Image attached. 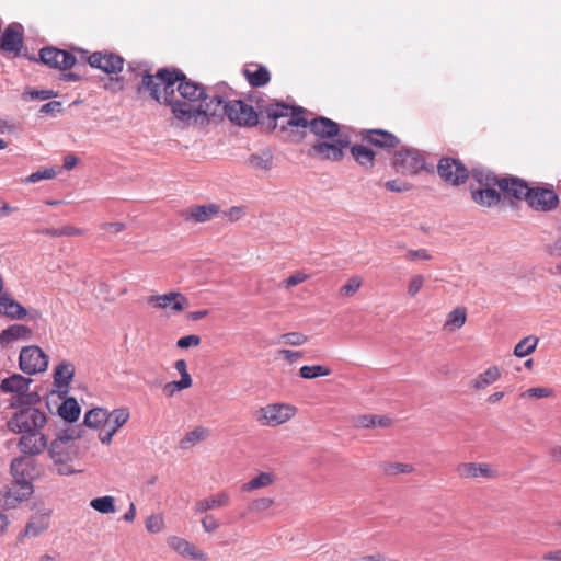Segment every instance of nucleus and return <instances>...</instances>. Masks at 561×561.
I'll return each mask as SVG.
<instances>
[{"mask_svg":"<svg viewBox=\"0 0 561 561\" xmlns=\"http://www.w3.org/2000/svg\"><path fill=\"white\" fill-rule=\"evenodd\" d=\"M306 113L305 107L290 105L287 121L279 125L280 131L286 134V140L301 142L308 128L316 137L314 144L308 149L309 157L331 162L342 161L345 149L350 147V137L341 133V126L335 121L325 116L308 119Z\"/></svg>","mask_w":561,"mask_h":561,"instance_id":"1","label":"nucleus"},{"mask_svg":"<svg viewBox=\"0 0 561 561\" xmlns=\"http://www.w3.org/2000/svg\"><path fill=\"white\" fill-rule=\"evenodd\" d=\"M128 69L135 71L136 76L141 78L140 85L137 89L138 93L141 90L148 91L152 100L169 106L172 115L179 122L184 124L190 115L201 113L198 110H191L187 102H182V100L175 98V85L179 87V82L186 80V75L181 69L163 67L158 69L156 75H151L148 68L136 70L131 67V64L128 65Z\"/></svg>","mask_w":561,"mask_h":561,"instance_id":"2","label":"nucleus"},{"mask_svg":"<svg viewBox=\"0 0 561 561\" xmlns=\"http://www.w3.org/2000/svg\"><path fill=\"white\" fill-rule=\"evenodd\" d=\"M290 105L284 102L268 103L257 113L254 107L245 101L238 99L228 103L226 117L240 127H259L263 134L273 133L278 126L280 118L288 117Z\"/></svg>","mask_w":561,"mask_h":561,"instance_id":"3","label":"nucleus"},{"mask_svg":"<svg viewBox=\"0 0 561 561\" xmlns=\"http://www.w3.org/2000/svg\"><path fill=\"white\" fill-rule=\"evenodd\" d=\"M84 432L82 425H68L58 432L56 438L49 445L47 444L48 456L58 466L57 472L59 474L67 476L75 472L73 469H70L68 462L78 457L75 440L81 438Z\"/></svg>","mask_w":561,"mask_h":561,"instance_id":"4","label":"nucleus"},{"mask_svg":"<svg viewBox=\"0 0 561 561\" xmlns=\"http://www.w3.org/2000/svg\"><path fill=\"white\" fill-rule=\"evenodd\" d=\"M391 167L397 173L415 176L421 172L434 174L435 167L427 163L425 154L412 147H401L393 152Z\"/></svg>","mask_w":561,"mask_h":561,"instance_id":"5","label":"nucleus"},{"mask_svg":"<svg viewBox=\"0 0 561 561\" xmlns=\"http://www.w3.org/2000/svg\"><path fill=\"white\" fill-rule=\"evenodd\" d=\"M231 101L232 100H226L218 94H210L207 91L205 100H202L198 105L190 104L191 110H198L201 113H193L190 115L184 125L188 126L192 123H201L202 125L208 124L210 122V117L224 119L226 117L228 103Z\"/></svg>","mask_w":561,"mask_h":561,"instance_id":"6","label":"nucleus"},{"mask_svg":"<svg viewBox=\"0 0 561 561\" xmlns=\"http://www.w3.org/2000/svg\"><path fill=\"white\" fill-rule=\"evenodd\" d=\"M24 58L60 71H67L77 64V58L71 51L54 46H45L41 48L37 56L33 54H24Z\"/></svg>","mask_w":561,"mask_h":561,"instance_id":"7","label":"nucleus"},{"mask_svg":"<svg viewBox=\"0 0 561 561\" xmlns=\"http://www.w3.org/2000/svg\"><path fill=\"white\" fill-rule=\"evenodd\" d=\"M47 423L46 414L35 407L16 411L8 421V428L13 433L41 431Z\"/></svg>","mask_w":561,"mask_h":561,"instance_id":"8","label":"nucleus"},{"mask_svg":"<svg viewBox=\"0 0 561 561\" xmlns=\"http://www.w3.org/2000/svg\"><path fill=\"white\" fill-rule=\"evenodd\" d=\"M24 27L19 22L9 24L0 33V53L10 58L24 57Z\"/></svg>","mask_w":561,"mask_h":561,"instance_id":"9","label":"nucleus"},{"mask_svg":"<svg viewBox=\"0 0 561 561\" xmlns=\"http://www.w3.org/2000/svg\"><path fill=\"white\" fill-rule=\"evenodd\" d=\"M435 172L442 181L453 186H460L469 179V169L460 159L453 157H442Z\"/></svg>","mask_w":561,"mask_h":561,"instance_id":"10","label":"nucleus"},{"mask_svg":"<svg viewBox=\"0 0 561 561\" xmlns=\"http://www.w3.org/2000/svg\"><path fill=\"white\" fill-rule=\"evenodd\" d=\"M34 492L32 482H11L0 489V508L13 510L28 500Z\"/></svg>","mask_w":561,"mask_h":561,"instance_id":"11","label":"nucleus"},{"mask_svg":"<svg viewBox=\"0 0 561 561\" xmlns=\"http://www.w3.org/2000/svg\"><path fill=\"white\" fill-rule=\"evenodd\" d=\"M48 356L37 345L22 347L19 356V367L26 375H35L47 369Z\"/></svg>","mask_w":561,"mask_h":561,"instance_id":"12","label":"nucleus"},{"mask_svg":"<svg viewBox=\"0 0 561 561\" xmlns=\"http://www.w3.org/2000/svg\"><path fill=\"white\" fill-rule=\"evenodd\" d=\"M559 196L551 186H530L527 196V205L536 211L548 213L559 205Z\"/></svg>","mask_w":561,"mask_h":561,"instance_id":"13","label":"nucleus"},{"mask_svg":"<svg viewBox=\"0 0 561 561\" xmlns=\"http://www.w3.org/2000/svg\"><path fill=\"white\" fill-rule=\"evenodd\" d=\"M87 62L106 75H117L123 70L125 59L113 51H94L87 56Z\"/></svg>","mask_w":561,"mask_h":561,"instance_id":"14","label":"nucleus"},{"mask_svg":"<svg viewBox=\"0 0 561 561\" xmlns=\"http://www.w3.org/2000/svg\"><path fill=\"white\" fill-rule=\"evenodd\" d=\"M259 413L257 420L263 425L277 426L290 420L296 414V408L284 403L267 404Z\"/></svg>","mask_w":561,"mask_h":561,"instance_id":"15","label":"nucleus"},{"mask_svg":"<svg viewBox=\"0 0 561 561\" xmlns=\"http://www.w3.org/2000/svg\"><path fill=\"white\" fill-rule=\"evenodd\" d=\"M360 139L363 142L387 151L400 145V139L394 134L381 128L363 129Z\"/></svg>","mask_w":561,"mask_h":561,"instance_id":"16","label":"nucleus"},{"mask_svg":"<svg viewBox=\"0 0 561 561\" xmlns=\"http://www.w3.org/2000/svg\"><path fill=\"white\" fill-rule=\"evenodd\" d=\"M18 447L23 455L37 456L47 447V437L41 431L20 432Z\"/></svg>","mask_w":561,"mask_h":561,"instance_id":"17","label":"nucleus"},{"mask_svg":"<svg viewBox=\"0 0 561 561\" xmlns=\"http://www.w3.org/2000/svg\"><path fill=\"white\" fill-rule=\"evenodd\" d=\"M529 184L526 180L516 175H505L501 178L500 191L507 197L516 201H527Z\"/></svg>","mask_w":561,"mask_h":561,"instance_id":"18","label":"nucleus"},{"mask_svg":"<svg viewBox=\"0 0 561 561\" xmlns=\"http://www.w3.org/2000/svg\"><path fill=\"white\" fill-rule=\"evenodd\" d=\"M149 304H153L159 309L170 307L173 312H181L188 306V299L179 291H170L163 295H152L148 298Z\"/></svg>","mask_w":561,"mask_h":561,"instance_id":"19","label":"nucleus"},{"mask_svg":"<svg viewBox=\"0 0 561 561\" xmlns=\"http://www.w3.org/2000/svg\"><path fill=\"white\" fill-rule=\"evenodd\" d=\"M75 365L68 360H62L55 367L54 386L59 398L67 396L69 392V385L75 377Z\"/></svg>","mask_w":561,"mask_h":561,"instance_id":"20","label":"nucleus"},{"mask_svg":"<svg viewBox=\"0 0 561 561\" xmlns=\"http://www.w3.org/2000/svg\"><path fill=\"white\" fill-rule=\"evenodd\" d=\"M176 91L184 100L183 102H187L188 104H193L197 101L202 102V100H205L207 95V88L205 85L197 83L187 77L186 80L179 82Z\"/></svg>","mask_w":561,"mask_h":561,"instance_id":"21","label":"nucleus"},{"mask_svg":"<svg viewBox=\"0 0 561 561\" xmlns=\"http://www.w3.org/2000/svg\"><path fill=\"white\" fill-rule=\"evenodd\" d=\"M242 73L252 88L264 87L271 80L268 69L265 66L255 62L247 64L242 69Z\"/></svg>","mask_w":561,"mask_h":561,"instance_id":"22","label":"nucleus"},{"mask_svg":"<svg viewBox=\"0 0 561 561\" xmlns=\"http://www.w3.org/2000/svg\"><path fill=\"white\" fill-rule=\"evenodd\" d=\"M220 211L217 204L209 203L204 205L191 206L183 213V218L192 222H205L210 220L215 215Z\"/></svg>","mask_w":561,"mask_h":561,"instance_id":"23","label":"nucleus"},{"mask_svg":"<svg viewBox=\"0 0 561 561\" xmlns=\"http://www.w3.org/2000/svg\"><path fill=\"white\" fill-rule=\"evenodd\" d=\"M494 187L495 186L474 188L473 186H471L470 194L472 201L476 204L488 208L497 205L502 199V194Z\"/></svg>","mask_w":561,"mask_h":561,"instance_id":"24","label":"nucleus"},{"mask_svg":"<svg viewBox=\"0 0 561 561\" xmlns=\"http://www.w3.org/2000/svg\"><path fill=\"white\" fill-rule=\"evenodd\" d=\"M230 504V496L227 492L221 491L215 495L208 496L203 500H198L195 503L194 511L195 513H205L210 510L220 508L228 506Z\"/></svg>","mask_w":561,"mask_h":561,"instance_id":"25","label":"nucleus"},{"mask_svg":"<svg viewBox=\"0 0 561 561\" xmlns=\"http://www.w3.org/2000/svg\"><path fill=\"white\" fill-rule=\"evenodd\" d=\"M169 545L181 556L188 557L192 560L206 561L207 557L202 550H196L186 539L171 537Z\"/></svg>","mask_w":561,"mask_h":561,"instance_id":"26","label":"nucleus"},{"mask_svg":"<svg viewBox=\"0 0 561 561\" xmlns=\"http://www.w3.org/2000/svg\"><path fill=\"white\" fill-rule=\"evenodd\" d=\"M350 151L355 162L365 169H373L375 165L376 152L365 145H351Z\"/></svg>","mask_w":561,"mask_h":561,"instance_id":"27","label":"nucleus"},{"mask_svg":"<svg viewBox=\"0 0 561 561\" xmlns=\"http://www.w3.org/2000/svg\"><path fill=\"white\" fill-rule=\"evenodd\" d=\"M64 398V401L57 409V413L65 422L72 424L78 421L81 407L76 398L66 396Z\"/></svg>","mask_w":561,"mask_h":561,"instance_id":"28","label":"nucleus"},{"mask_svg":"<svg viewBox=\"0 0 561 561\" xmlns=\"http://www.w3.org/2000/svg\"><path fill=\"white\" fill-rule=\"evenodd\" d=\"M32 379L26 378L20 374H13L10 377L2 380L0 388L1 391L5 393H15V396L21 392H25L28 389Z\"/></svg>","mask_w":561,"mask_h":561,"instance_id":"29","label":"nucleus"},{"mask_svg":"<svg viewBox=\"0 0 561 561\" xmlns=\"http://www.w3.org/2000/svg\"><path fill=\"white\" fill-rule=\"evenodd\" d=\"M50 511L35 513L25 526L24 534L36 537L49 527Z\"/></svg>","mask_w":561,"mask_h":561,"instance_id":"30","label":"nucleus"},{"mask_svg":"<svg viewBox=\"0 0 561 561\" xmlns=\"http://www.w3.org/2000/svg\"><path fill=\"white\" fill-rule=\"evenodd\" d=\"M472 178L481 187L499 186L502 176L483 167H476L469 170V178Z\"/></svg>","mask_w":561,"mask_h":561,"instance_id":"31","label":"nucleus"},{"mask_svg":"<svg viewBox=\"0 0 561 561\" xmlns=\"http://www.w3.org/2000/svg\"><path fill=\"white\" fill-rule=\"evenodd\" d=\"M273 153L270 148H263L247 159V164L255 170L270 171L273 168Z\"/></svg>","mask_w":561,"mask_h":561,"instance_id":"32","label":"nucleus"},{"mask_svg":"<svg viewBox=\"0 0 561 561\" xmlns=\"http://www.w3.org/2000/svg\"><path fill=\"white\" fill-rule=\"evenodd\" d=\"M32 330L24 324H12L0 333V344L5 345L20 339H30Z\"/></svg>","mask_w":561,"mask_h":561,"instance_id":"33","label":"nucleus"},{"mask_svg":"<svg viewBox=\"0 0 561 561\" xmlns=\"http://www.w3.org/2000/svg\"><path fill=\"white\" fill-rule=\"evenodd\" d=\"M458 474L461 478L493 477L492 470L486 463L466 462L458 466Z\"/></svg>","mask_w":561,"mask_h":561,"instance_id":"34","label":"nucleus"},{"mask_svg":"<svg viewBox=\"0 0 561 561\" xmlns=\"http://www.w3.org/2000/svg\"><path fill=\"white\" fill-rule=\"evenodd\" d=\"M30 467V461H27L24 456L14 458L10 465V470L14 478V482H32Z\"/></svg>","mask_w":561,"mask_h":561,"instance_id":"35","label":"nucleus"},{"mask_svg":"<svg viewBox=\"0 0 561 561\" xmlns=\"http://www.w3.org/2000/svg\"><path fill=\"white\" fill-rule=\"evenodd\" d=\"M110 421V412L103 408H94L89 410L83 420V426L98 428L101 424Z\"/></svg>","mask_w":561,"mask_h":561,"instance_id":"36","label":"nucleus"},{"mask_svg":"<svg viewBox=\"0 0 561 561\" xmlns=\"http://www.w3.org/2000/svg\"><path fill=\"white\" fill-rule=\"evenodd\" d=\"M501 377V371L497 366H491L483 373L479 374L476 379L471 381L472 388L480 390L494 383Z\"/></svg>","mask_w":561,"mask_h":561,"instance_id":"37","label":"nucleus"},{"mask_svg":"<svg viewBox=\"0 0 561 561\" xmlns=\"http://www.w3.org/2000/svg\"><path fill=\"white\" fill-rule=\"evenodd\" d=\"M41 402V396L37 391H28L25 390V392H21L18 396H14L11 401L12 408H26V407H34L35 404Z\"/></svg>","mask_w":561,"mask_h":561,"instance_id":"38","label":"nucleus"},{"mask_svg":"<svg viewBox=\"0 0 561 561\" xmlns=\"http://www.w3.org/2000/svg\"><path fill=\"white\" fill-rule=\"evenodd\" d=\"M3 300L7 302V310L3 311V316L11 319H23L27 316V310L15 299L11 298L9 294H3Z\"/></svg>","mask_w":561,"mask_h":561,"instance_id":"39","label":"nucleus"},{"mask_svg":"<svg viewBox=\"0 0 561 561\" xmlns=\"http://www.w3.org/2000/svg\"><path fill=\"white\" fill-rule=\"evenodd\" d=\"M357 424L364 428L373 427H388L391 425V419L381 415H360L358 416Z\"/></svg>","mask_w":561,"mask_h":561,"instance_id":"40","label":"nucleus"},{"mask_svg":"<svg viewBox=\"0 0 561 561\" xmlns=\"http://www.w3.org/2000/svg\"><path fill=\"white\" fill-rule=\"evenodd\" d=\"M538 344V339L534 335H528L520 340L514 347V355L516 357H526L531 354Z\"/></svg>","mask_w":561,"mask_h":561,"instance_id":"41","label":"nucleus"},{"mask_svg":"<svg viewBox=\"0 0 561 561\" xmlns=\"http://www.w3.org/2000/svg\"><path fill=\"white\" fill-rule=\"evenodd\" d=\"M90 506L101 514H111L116 511L115 500L110 495H104L91 500Z\"/></svg>","mask_w":561,"mask_h":561,"instance_id":"42","label":"nucleus"},{"mask_svg":"<svg viewBox=\"0 0 561 561\" xmlns=\"http://www.w3.org/2000/svg\"><path fill=\"white\" fill-rule=\"evenodd\" d=\"M273 482H274V477L272 473L261 472L259 476H256L255 478H253L250 481H248L247 483H244L242 485V490L249 492V491H253V490H256L260 488L268 486Z\"/></svg>","mask_w":561,"mask_h":561,"instance_id":"43","label":"nucleus"},{"mask_svg":"<svg viewBox=\"0 0 561 561\" xmlns=\"http://www.w3.org/2000/svg\"><path fill=\"white\" fill-rule=\"evenodd\" d=\"M331 374L330 368L323 365H305L299 369V376L304 379L324 377Z\"/></svg>","mask_w":561,"mask_h":561,"instance_id":"44","label":"nucleus"},{"mask_svg":"<svg viewBox=\"0 0 561 561\" xmlns=\"http://www.w3.org/2000/svg\"><path fill=\"white\" fill-rule=\"evenodd\" d=\"M58 95V92L55 90H36L32 88H27L22 93V99L24 101L30 100H49L51 98H56Z\"/></svg>","mask_w":561,"mask_h":561,"instance_id":"45","label":"nucleus"},{"mask_svg":"<svg viewBox=\"0 0 561 561\" xmlns=\"http://www.w3.org/2000/svg\"><path fill=\"white\" fill-rule=\"evenodd\" d=\"M206 437V430L202 426L194 428L186 433V435L181 439L180 446L182 448H187L188 445H194Z\"/></svg>","mask_w":561,"mask_h":561,"instance_id":"46","label":"nucleus"},{"mask_svg":"<svg viewBox=\"0 0 561 561\" xmlns=\"http://www.w3.org/2000/svg\"><path fill=\"white\" fill-rule=\"evenodd\" d=\"M467 320V311L462 307H457L449 312L446 325H454L455 328H461Z\"/></svg>","mask_w":561,"mask_h":561,"instance_id":"47","label":"nucleus"},{"mask_svg":"<svg viewBox=\"0 0 561 561\" xmlns=\"http://www.w3.org/2000/svg\"><path fill=\"white\" fill-rule=\"evenodd\" d=\"M383 186L387 191L394 193H404L413 190V184L399 179L389 180L383 183Z\"/></svg>","mask_w":561,"mask_h":561,"instance_id":"48","label":"nucleus"},{"mask_svg":"<svg viewBox=\"0 0 561 561\" xmlns=\"http://www.w3.org/2000/svg\"><path fill=\"white\" fill-rule=\"evenodd\" d=\"M113 419L114 425L111 428H115V432L122 427L129 419V411L126 408L115 409L110 412V420Z\"/></svg>","mask_w":561,"mask_h":561,"instance_id":"49","label":"nucleus"},{"mask_svg":"<svg viewBox=\"0 0 561 561\" xmlns=\"http://www.w3.org/2000/svg\"><path fill=\"white\" fill-rule=\"evenodd\" d=\"M413 470L412 465L401 462H386L383 471L386 474L396 476L399 473H409Z\"/></svg>","mask_w":561,"mask_h":561,"instance_id":"50","label":"nucleus"},{"mask_svg":"<svg viewBox=\"0 0 561 561\" xmlns=\"http://www.w3.org/2000/svg\"><path fill=\"white\" fill-rule=\"evenodd\" d=\"M206 88L210 94H218L219 96H222L226 100H231L230 98L237 94L236 91L226 82H219L215 85Z\"/></svg>","mask_w":561,"mask_h":561,"instance_id":"51","label":"nucleus"},{"mask_svg":"<svg viewBox=\"0 0 561 561\" xmlns=\"http://www.w3.org/2000/svg\"><path fill=\"white\" fill-rule=\"evenodd\" d=\"M56 175V171L53 168L49 169H42L36 172H33L30 174L24 182L25 183H36L41 180H49L53 179Z\"/></svg>","mask_w":561,"mask_h":561,"instance_id":"52","label":"nucleus"},{"mask_svg":"<svg viewBox=\"0 0 561 561\" xmlns=\"http://www.w3.org/2000/svg\"><path fill=\"white\" fill-rule=\"evenodd\" d=\"M362 286V278L359 276H353L341 287L340 291L344 296H351L355 294Z\"/></svg>","mask_w":561,"mask_h":561,"instance_id":"53","label":"nucleus"},{"mask_svg":"<svg viewBox=\"0 0 561 561\" xmlns=\"http://www.w3.org/2000/svg\"><path fill=\"white\" fill-rule=\"evenodd\" d=\"M280 340L289 345L299 346L307 342L308 337L300 332H289L280 336Z\"/></svg>","mask_w":561,"mask_h":561,"instance_id":"54","label":"nucleus"},{"mask_svg":"<svg viewBox=\"0 0 561 561\" xmlns=\"http://www.w3.org/2000/svg\"><path fill=\"white\" fill-rule=\"evenodd\" d=\"M552 393H553V390L551 388L534 387V388L527 389L520 396L522 397H530V398H535V399H541V398L551 397Z\"/></svg>","mask_w":561,"mask_h":561,"instance_id":"55","label":"nucleus"},{"mask_svg":"<svg viewBox=\"0 0 561 561\" xmlns=\"http://www.w3.org/2000/svg\"><path fill=\"white\" fill-rule=\"evenodd\" d=\"M274 501L270 497H260L256 500H253L249 506L248 510L250 512H264L268 510L273 505Z\"/></svg>","mask_w":561,"mask_h":561,"instance_id":"56","label":"nucleus"},{"mask_svg":"<svg viewBox=\"0 0 561 561\" xmlns=\"http://www.w3.org/2000/svg\"><path fill=\"white\" fill-rule=\"evenodd\" d=\"M424 280L425 279L423 275H413L408 285V295L411 297H415L423 287Z\"/></svg>","mask_w":561,"mask_h":561,"instance_id":"57","label":"nucleus"},{"mask_svg":"<svg viewBox=\"0 0 561 561\" xmlns=\"http://www.w3.org/2000/svg\"><path fill=\"white\" fill-rule=\"evenodd\" d=\"M199 343H201V337L198 335L190 334V335L180 337L176 341V346L179 348H188V347L197 346V345H199Z\"/></svg>","mask_w":561,"mask_h":561,"instance_id":"58","label":"nucleus"},{"mask_svg":"<svg viewBox=\"0 0 561 561\" xmlns=\"http://www.w3.org/2000/svg\"><path fill=\"white\" fill-rule=\"evenodd\" d=\"M163 527V519L161 516L151 515L146 520V528L150 533H159Z\"/></svg>","mask_w":561,"mask_h":561,"instance_id":"59","label":"nucleus"},{"mask_svg":"<svg viewBox=\"0 0 561 561\" xmlns=\"http://www.w3.org/2000/svg\"><path fill=\"white\" fill-rule=\"evenodd\" d=\"M407 259L411 260V261H415V260L427 261V260H431L432 256H431V254L428 253L427 250L419 249V250H409L407 252Z\"/></svg>","mask_w":561,"mask_h":561,"instance_id":"60","label":"nucleus"},{"mask_svg":"<svg viewBox=\"0 0 561 561\" xmlns=\"http://www.w3.org/2000/svg\"><path fill=\"white\" fill-rule=\"evenodd\" d=\"M202 526L206 533H214L218 527L219 523L214 515H206L202 519Z\"/></svg>","mask_w":561,"mask_h":561,"instance_id":"61","label":"nucleus"},{"mask_svg":"<svg viewBox=\"0 0 561 561\" xmlns=\"http://www.w3.org/2000/svg\"><path fill=\"white\" fill-rule=\"evenodd\" d=\"M61 102L59 101H50L46 104H44L41 108H39V113L41 114H45V115H49V114H55L56 112H60L61 111Z\"/></svg>","mask_w":561,"mask_h":561,"instance_id":"62","label":"nucleus"},{"mask_svg":"<svg viewBox=\"0 0 561 561\" xmlns=\"http://www.w3.org/2000/svg\"><path fill=\"white\" fill-rule=\"evenodd\" d=\"M307 279V275L304 273H295L285 279V286L287 288L294 287Z\"/></svg>","mask_w":561,"mask_h":561,"instance_id":"63","label":"nucleus"},{"mask_svg":"<svg viewBox=\"0 0 561 561\" xmlns=\"http://www.w3.org/2000/svg\"><path fill=\"white\" fill-rule=\"evenodd\" d=\"M546 252L553 257H561V236L551 244L546 247Z\"/></svg>","mask_w":561,"mask_h":561,"instance_id":"64","label":"nucleus"}]
</instances>
